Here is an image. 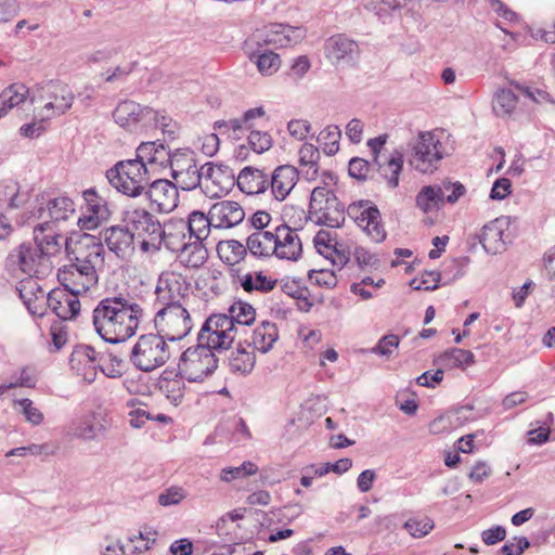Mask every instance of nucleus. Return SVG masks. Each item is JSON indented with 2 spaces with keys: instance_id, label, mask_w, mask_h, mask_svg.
Here are the masks:
<instances>
[{
  "instance_id": "obj_40",
  "label": "nucleus",
  "mask_w": 555,
  "mask_h": 555,
  "mask_svg": "<svg viewBox=\"0 0 555 555\" xmlns=\"http://www.w3.org/2000/svg\"><path fill=\"white\" fill-rule=\"evenodd\" d=\"M281 288L286 296L295 300L298 310L307 312L312 307V302L308 298L309 291L299 281L283 280Z\"/></svg>"
},
{
  "instance_id": "obj_36",
  "label": "nucleus",
  "mask_w": 555,
  "mask_h": 555,
  "mask_svg": "<svg viewBox=\"0 0 555 555\" xmlns=\"http://www.w3.org/2000/svg\"><path fill=\"white\" fill-rule=\"evenodd\" d=\"M185 223L190 241L196 240L204 242L209 236L211 227H214L210 215H205L199 210L192 211Z\"/></svg>"
},
{
  "instance_id": "obj_56",
  "label": "nucleus",
  "mask_w": 555,
  "mask_h": 555,
  "mask_svg": "<svg viewBox=\"0 0 555 555\" xmlns=\"http://www.w3.org/2000/svg\"><path fill=\"white\" fill-rule=\"evenodd\" d=\"M399 346V337L395 334H388L383 336L377 345L371 349L372 353L382 356V357H390Z\"/></svg>"
},
{
  "instance_id": "obj_58",
  "label": "nucleus",
  "mask_w": 555,
  "mask_h": 555,
  "mask_svg": "<svg viewBox=\"0 0 555 555\" xmlns=\"http://www.w3.org/2000/svg\"><path fill=\"white\" fill-rule=\"evenodd\" d=\"M186 496V492L181 487H170L159 493L158 503L159 505L167 507L179 504Z\"/></svg>"
},
{
  "instance_id": "obj_57",
  "label": "nucleus",
  "mask_w": 555,
  "mask_h": 555,
  "mask_svg": "<svg viewBox=\"0 0 555 555\" xmlns=\"http://www.w3.org/2000/svg\"><path fill=\"white\" fill-rule=\"evenodd\" d=\"M248 144L254 152L260 154L272 146V138L268 132L251 131L248 135Z\"/></svg>"
},
{
  "instance_id": "obj_7",
  "label": "nucleus",
  "mask_w": 555,
  "mask_h": 555,
  "mask_svg": "<svg viewBox=\"0 0 555 555\" xmlns=\"http://www.w3.org/2000/svg\"><path fill=\"white\" fill-rule=\"evenodd\" d=\"M5 268L13 275L24 273L28 279H44L52 273L53 263L38 246L22 244L8 255Z\"/></svg>"
},
{
  "instance_id": "obj_10",
  "label": "nucleus",
  "mask_w": 555,
  "mask_h": 555,
  "mask_svg": "<svg viewBox=\"0 0 555 555\" xmlns=\"http://www.w3.org/2000/svg\"><path fill=\"white\" fill-rule=\"evenodd\" d=\"M237 333V326H233L225 313H216L208 317L202 325L197 341L219 354L231 348Z\"/></svg>"
},
{
  "instance_id": "obj_37",
  "label": "nucleus",
  "mask_w": 555,
  "mask_h": 555,
  "mask_svg": "<svg viewBox=\"0 0 555 555\" xmlns=\"http://www.w3.org/2000/svg\"><path fill=\"white\" fill-rule=\"evenodd\" d=\"M518 99L511 89H499L492 100V109L498 117L509 118L517 108Z\"/></svg>"
},
{
  "instance_id": "obj_19",
  "label": "nucleus",
  "mask_w": 555,
  "mask_h": 555,
  "mask_svg": "<svg viewBox=\"0 0 555 555\" xmlns=\"http://www.w3.org/2000/svg\"><path fill=\"white\" fill-rule=\"evenodd\" d=\"M75 215V204L67 196L49 199L44 207L38 209V219L41 220L39 230L56 227Z\"/></svg>"
},
{
  "instance_id": "obj_6",
  "label": "nucleus",
  "mask_w": 555,
  "mask_h": 555,
  "mask_svg": "<svg viewBox=\"0 0 555 555\" xmlns=\"http://www.w3.org/2000/svg\"><path fill=\"white\" fill-rule=\"evenodd\" d=\"M122 225L133 234L142 253L154 255L159 244L160 222L144 208H127L122 214Z\"/></svg>"
},
{
  "instance_id": "obj_38",
  "label": "nucleus",
  "mask_w": 555,
  "mask_h": 555,
  "mask_svg": "<svg viewBox=\"0 0 555 555\" xmlns=\"http://www.w3.org/2000/svg\"><path fill=\"white\" fill-rule=\"evenodd\" d=\"M39 228L40 223L34 228V245L38 246L51 259L52 256L60 251L61 245L59 240L61 236L54 232L53 228L47 230H39Z\"/></svg>"
},
{
  "instance_id": "obj_27",
  "label": "nucleus",
  "mask_w": 555,
  "mask_h": 555,
  "mask_svg": "<svg viewBox=\"0 0 555 555\" xmlns=\"http://www.w3.org/2000/svg\"><path fill=\"white\" fill-rule=\"evenodd\" d=\"M403 153L398 150L392 151L387 156L382 155L374 158L379 177L390 189H396L399 185V176L403 169Z\"/></svg>"
},
{
  "instance_id": "obj_48",
  "label": "nucleus",
  "mask_w": 555,
  "mask_h": 555,
  "mask_svg": "<svg viewBox=\"0 0 555 555\" xmlns=\"http://www.w3.org/2000/svg\"><path fill=\"white\" fill-rule=\"evenodd\" d=\"M255 364V357L251 352H247L244 349L237 348L232 352L229 359V366L233 373L247 374L249 373Z\"/></svg>"
},
{
  "instance_id": "obj_53",
  "label": "nucleus",
  "mask_w": 555,
  "mask_h": 555,
  "mask_svg": "<svg viewBox=\"0 0 555 555\" xmlns=\"http://www.w3.org/2000/svg\"><path fill=\"white\" fill-rule=\"evenodd\" d=\"M258 467L253 462H244L242 465L236 467H225L221 470L220 478L222 481L230 482L234 479L245 478L247 476L256 474Z\"/></svg>"
},
{
  "instance_id": "obj_39",
  "label": "nucleus",
  "mask_w": 555,
  "mask_h": 555,
  "mask_svg": "<svg viewBox=\"0 0 555 555\" xmlns=\"http://www.w3.org/2000/svg\"><path fill=\"white\" fill-rule=\"evenodd\" d=\"M247 250V244L244 245L236 240L221 241L217 245V251L220 259L230 266H234L242 261L245 258Z\"/></svg>"
},
{
  "instance_id": "obj_1",
  "label": "nucleus",
  "mask_w": 555,
  "mask_h": 555,
  "mask_svg": "<svg viewBox=\"0 0 555 555\" xmlns=\"http://www.w3.org/2000/svg\"><path fill=\"white\" fill-rule=\"evenodd\" d=\"M143 317L144 310L135 300L118 294L98 302L92 311V324L103 340L119 344L135 335Z\"/></svg>"
},
{
  "instance_id": "obj_4",
  "label": "nucleus",
  "mask_w": 555,
  "mask_h": 555,
  "mask_svg": "<svg viewBox=\"0 0 555 555\" xmlns=\"http://www.w3.org/2000/svg\"><path fill=\"white\" fill-rule=\"evenodd\" d=\"M106 177L118 192L130 197L142 195L151 179L146 164L137 158L118 162Z\"/></svg>"
},
{
  "instance_id": "obj_43",
  "label": "nucleus",
  "mask_w": 555,
  "mask_h": 555,
  "mask_svg": "<svg viewBox=\"0 0 555 555\" xmlns=\"http://www.w3.org/2000/svg\"><path fill=\"white\" fill-rule=\"evenodd\" d=\"M225 317L231 319L233 326H237L240 330V327L250 325L255 321L256 311L251 305L240 300L229 307Z\"/></svg>"
},
{
  "instance_id": "obj_24",
  "label": "nucleus",
  "mask_w": 555,
  "mask_h": 555,
  "mask_svg": "<svg viewBox=\"0 0 555 555\" xmlns=\"http://www.w3.org/2000/svg\"><path fill=\"white\" fill-rule=\"evenodd\" d=\"M78 295L67 289H52L48 293L46 309H51L62 320H72L80 311V301Z\"/></svg>"
},
{
  "instance_id": "obj_51",
  "label": "nucleus",
  "mask_w": 555,
  "mask_h": 555,
  "mask_svg": "<svg viewBox=\"0 0 555 555\" xmlns=\"http://www.w3.org/2000/svg\"><path fill=\"white\" fill-rule=\"evenodd\" d=\"M305 211L300 207L285 205L280 215V233L283 228L301 229Z\"/></svg>"
},
{
  "instance_id": "obj_64",
  "label": "nucleus",
  "mask_w": 555,
  "mask_h": 555,
  "mask_svg": "<svg viewBox=\"0 0 555 555\" xmlns=\"http://www.w3.org/2000/svg\"><path fill=\"white\" fill-rule=\"evenodd\" d=\"M321 156L319 149L312 143H305L299 150V162L302 166H314L319 164Z\"/></svg>"
},
{
  "instance_id": "obj_49",
  "label": "nucleus",
  "mask_w": 555,
  "mask_h": 555,
  "mask_svg": "<svg viewBox=\"0 0 555 555\" xmlns=\"http://www.w3.org/2000/svg\"><path fill=\"white\" fill-rule=\"evenodd\" d=\"M183 378L177 375L173 379L162 378L159 380L160 391L175 404L178 405L184 396Z\"/></svg>"
},
{
  "instance_id": "obj_31",
  "label": "nucleus",
  "mask_w": 555,
  "mask_h": 555,
  "mask_svg": "<svg viewBox=\"0 0 555 555\" xmlns=\"http://www.w3.org/2000/svg\"><path fill=\"white\" fill-rule=\"evenodd\" d=\"M237 186L246 194L263 193L268 189V181L261 170L245 167L237 176Z\"/></svg>"
},
{
  "instance_id": "obj_26",
  "label": "nucleus",
  "mask_w": 555,
  "mask_h": 555,
  "mask_svg": "<svg viewBox=\"0 0 555 555\" xmlns=\"http://www.w3.org/2000/svg\"><path fill=\"white\" fill-rule=\"evenodd\" d=\"M185 231L186 223L183 220L170 221L164 225L160 224L157 251L164 246L169 251L179 255L188 244Z\"/></svg>"
},
{
  "instance_id": "obj_8",
  "label": "nucleus",
  "mask_w": 555,
  "mask_h": 555,
  "mask_svg": "<svg viewBox=\"0 0 555 555\" xmlns=\"http://www.w3.org/2000/svg\"><path fill=\"white\" fill-rule=\"evenodd\" d=\"M309 208V218L315 224L340 228L345 223V207L326 186L312 190Z\"/></svg>"
},
{
  "instance_id": "obj_16",
  "label": "nucleus",
  "mask_w": 555,
  "mask_h": 555,
  "mask_svg": "<svg viewBox=\"0 0 555 555\" xmlns=\"http://www.w3.org/2000/svg\"><path fill=\"white\" fill-rule=\"evenodd\" d=\"M509 218L499 217L485 224L481 233L476 236L488 254L496 255L505 250L511 242Z\"/></svg>"
},
{
  "instance_id": "obj_32",
  "label": "nucleus",
  "mask_w": 555,
  "mask_h": 555,
  "mask_svg": "<svg viewBox=\"0 0 555 555\" xmlns=\"http://www.w3.org/2000/svg\"><path fill=\"white\" fill-rule=\"evenodd\" d=\"M208 258V250L203 241L188 240V244L178 255V259L188 268L197 269L202 267Z\"/></svg>"
},
{
  "instance_id": "obj_15",
  "label": "nucleus",
  "mask_w": 555,
  "mask_h": 555,
  "mask_svg": "<svg viewBox=\"0 0 555 555\" xmlns=\"http://www.w3.org/2000/svg\"><path fill=\"white\" fill-rule=\"evenodd\" d=\"M347 214L354 222L366 233L375 243H380L386 238V231L382 224V217L376 206L369 202H359L349 205Z\"/></svg>"
},
{
  "instance_id": "obj_30",
  "label": "nucleus",
  "mask_w": 555,
  "mask_h": 555,
  "mask_svg": "<svg viewBox=\"0 0 555 555\" xmlns=\"http://www.w3.org/2000/svg\"><path fill=\"white\" fill-rule=\"evenodd\" d=\"M173 157V152L163 143L143 142L137 149V159L146 164V167H167Z\"/></svg>"
},
{
  "instance_id": "obj_25",
  "label": "nucleus",
  "mask_w": 555,
  "mask_h": 555,
  "mask_svg": "<svg viewBox=\"0 0 555 555\" xmlns=\"http://www.w3.org/2000/svg\"><path fill=\"white\" fill-rule=\"evenodd\" d=\"M214 228L229 229L244 220L245 212L242 206L234 201H221L215 203L209 209Z\"/></svg>"
},
{
  "instance_id": "obj_22",
  "label": "nucleus",
  "mask_w": 555,
  "mask_h": 555,
  "mask_svg": "<svg viewBox=\"0 0 555 555\" xmlns=\"http://www.w3.org/2000/svg\"><path fill=\"white\" fill-rule=\"evenodd\" d=\"M107 248L119 259H129L135 250V238L133 234L121 224L106 228L101 232Z\"/></svg>"
},
{
  "instance_id": "obj_44",
  "label": "nucleus",
  "mask_w": 555,
  "mask_h": 555,
  "mask_svg": "<svg viewBox=\"0 0 555 555\" xmlns=\"http://www.w3.org/2000/svg\"><path fill=\"white\" fill-rule=\"evenodd\" d=\"M341 131L336 125L326 126L315 138L321 145L324 154L328 156L335 155L339 151V141Z\"/></svg>"
},
{
  "instance_id": "obj_50",
  "label": "nucleus",
  "mask_w": 555,
  "mask_h": 555,
  "mask_svg": "<svg viewBox=\"0 0 555 555\" xmlns=\"http://www.w3.org/2000/svg\"><path fill=\"white\" fill-rule=\"evenodd\" d=\"M299 179L297 168L291 165L280 166V202L295 188Z\"/></svg>"
},
{
  "instance_id": "obj_12",
  "label": "nucleus",
  "mask_w": 555,
  "mask_h": 555,
  "mask_svg": "<svg viewBox=\"0 0 555 555\" xmlns=\"http://www.w3.org/2000/svg\"><path fill=\"white\" fill-rule=\"evenodd\" d=\"M43 92L41 101H47L42 107V119L65 114L73 105L75 95L68 85L60 81H49L40 87Z\"/></svg>"
},
{
  "instance_id": "obj_9",
  "label": "nucleus",
  "mask_w": 555,
  "mask_h": 555,
  "mask_svg": "<svg viewBox=\"0 0 555 555\" xmlns=\"http://www.w3.org/2000/svg\"><path fill=\"white\" fill-rule=\"evenodd\" d=\"M170 358L166 340L158 334L141 335L130 352V361L142 372L163 366Z\"/></svg>"
},
{
  "instance_id": "obj_46",
  "label": "nucleus",
  "mask_w": 555,
  "mask_h": 555,
  "mask_svg": "<svg viewBox=\"0 0 555 555\" xmlns=\"http://www.w3.org/2000/svg\"><path fill=\"white\" fill-rule=\"evenodd\" d=\"M298 229L283 228L280 236V247L289 246L293 248L291 253H280V259L297 260L301 255L302 245L297 235Z\"/></svg>"
},
{
  "instance_id": "obj_18",
  "label": "nucleus",
  "mask_w": 555,
  "mask_h": 555,
  "mask_svg": "<svg viewBox=\"0 0 555 555\" xmlns=\"http://www.w3.org/2000/svg\"><path fill=\"white\" fill-rule=\"evenodd\" d=\"M324 53L326 59L336 66L350 65L359 57L360 49L354 40L338 34L325 41Z\"/></svg>"
},
{
  "instance_id": "obj_61",
  "label": "nucleus",
  "mask_w": 555,
  "mask_h": 555,
  "mask_svg": "<svg viewBox=\"0 0 555 555\" xmlns=\"http://www.w3.org/2000/svg\"><path fill=\"white\" fill-rule=\"evenodd\" d=\"M309 279L320 286L333 288L337 284V279L333 270H311Z\"/></svg>"
},
{
  "instance_id": "obj_17",
  "label": "nucleus",
  "mask_w": 555,
  "mask_h": 555,
  "mask_svg": "<svg viewBox=\"0 0 555 555\" xmlns=\"http://www.w3.org/2000/svg\"><path fill=\"white\" fill-rule=\"evenodd\" d=\"M180 189L177 183L167 179H157L150 182L144 191V195L150 201L151 206L159 212H171L179 203Z\"/></svg>"
},
{
  "instance_id": "obj_20",
  "label": "nucleus",
  "mask_w": 555,
  "mask_h": 555,
  "mask_svg": "<svg viewBox=\"0 0 555 555\" xmlns=\"http://www.w3.org/2000/svg\"><path fill=\"white\" fill-rule=\"evenodd\" d=\"M151 114V107L142 106L131 100H125L117 104L113 117L118 126L130 132H135L147 122V117Z\"/></svg>"
},
{
  "instance_id": "obj_63",
  "label": "nucleus",
  "mask_w": 555,
  "mask_h": 555,
  "mask_svg": "<svg viewBox=\"0 0 555 555\" xmlns=\"http://www.w3.org/2000/svg\"><path fill=\"white\" fill-rule=\"evenodd\" d=\"M310 130L311 124L307 119H292L287 122L288 134L298 141L306 139Z\"/></svg>"
},
{
  "instance_id": "obj_28",
  "label": "nucleus",
  "mask_w": 555,
  "mask_h": 555,
  "mask_svg": "<svg viewBox=\"0 0 555 555\" xmlns=\"http://www.w3.org/2000/svg\"><path fill=\"white\" fill-rule=\"evenodd\" d=\"M96 351L91 346H80L72 354L70 365L86 382L92 383L100 366Z\"/></svg>"
},
{
  "instance_id": "obj_55",
  "label": "nucleus",
  "mask_w": 555,
  "mask_h": 555,
  "mask_svg": "<svg viewBox=\"0 0 555 555\" xmlns=\"http://www.w3.org/2000/svg\"><path fill=\"white\" fill-rule=\"evenodd\" d=\"M255 38L258 49H272L273 52L278 49V30L273 24L257 30Z\"/></svg>"
},
{
  "instance_id": "obj_45",
  "label": "nucleus",
  "mask_w": 555,
  "mask_h": 555,
  "mask_svg": "<svg viewBox=\"0 0 555 555\" xmlns=\"http://www.w3.org/2000/svg\"><path fill=\"white\" fill-rule=\"evenodd\" d=\"M439 361L442 365L450 369H465L475 362V356L472 351L453 348L442 353Z\"/></svg>"
},
{
  "instance_id": "obj_52",
  "label": "nucleus",
  "mask_w": 555,
  "mask_h": 555,
  "mask_svg": "<svg viewBox=\"0 0 555 555\" xmlns=\"http://www.w3.org/2000/svg\"><path fill=\"white\" fill-rule=\"evenodd\" d=\"M306 36V30L299 26L280 23V48L298 44Z\"/></svg>"
},
{
  "instance_id": "obj_2",
  "label": "nucleus",
  "mask_w": 555,
  "mask_h": 555,
  "mask_svg": "<svg viewBox=\"0 0 555 555\" xmlns=\"http://www.w3.org/2000/svg\"><path fill=\"white\" fill-rule=\"evenodd\" d=\"M104 247L93 236L78 243L73 262L59 269L57 280L68 292L80 295L98 284V271L104 267Z\"/></svg>"
},
{
  "instance_id": "obj_59",
  "label": "nucleus",
  "mask_w": 555,
  "mask_h": 555,
  "mask_svg": "<svg viewBox=\"0 0 555 555\" xmlns=\"http://www.w3.org/2000/svg\"><path fill=\"white\" fill-rule=\"evenodd\" d=\"M404 528L413 538H423L434 528V522L428 518L423 520L409 519L405 521Z\"/></svg>"
},
{
  "instance_id": "obj_35",
  "label": "nucleus",
  "mask_w": 555,
  "mask_h": 555,
  "mask_svg": "<svg viewBox=\"0 0 555 555\" xmlns=\"http://www.w3.org/2000/svg\"><path fill=\"white\" fill-rule=\"evenodd\" d=\"M415 204L425 214L438 210L444 204L443 189L435 185L423 186L415 197Z\"/></svg>"
},
{
  "instance_id": "obj_42",
  "label": "nucleus",
  "mask_w": 555,
  "mask_h": 555,
  "mask_svg": "<svg viewBox=\"0 0 555 555\" xmlns=\"http://www.w3.org/2000/svg\"><path fill=\"white\" fill-rule=\"evenodd\" d=\"M278 283L276 279L267 276L263 271H256L254 273H246L241 278V286L245 292L258 291L267 293L272 291Z\"/></svg>"
},
{
  "instance_id": "obj_60",
  "label": "nucleus",
  "mask_w": 555,
  "mask_h": 555,
  "mask_svg": "<svg viewBox=\"0 0 555 555\" xmlns=\"http://www.w3.org/2000/svg\"><path fill=\"white\" fill-rule=\"evenodd\" d=\"M310 67V61L306 55L298 56L293 61L289 69L285 73V76L294 81H298L308 73Z\"/></svg>"
},
{
  "instance_id": "obj_11",
  "label": "nucleus",
  "mask_w": 555,
  "mask_h": 555,
  "mask_svg": "<svg viewBox=\"0 0 555 555\" xmlns=\"http://www.w3.org/2000/svg\"><path fill=\"white\" fill-rule=\"evenodd\" d=\"M157 334L170 341L184 338L192 330L193 323L185 305L160 308L154 317Z\"/></svg>"
},
{
  "instance_id": "obj_34",
  "label": "nucleus",
  "mask_w": 555,
  "mask_h": 555,
  "mask_svg": "<svg viewBox=\"0 0 555 555\" xmlns=\"http://www.w3.org/2000/svg\"><path fill=\"white\" fill-rule=\"evenodd\" d=\"M278 340V326L275 322L262 320L255 328L253 335V344L257 350L262 353L272 349Z\"/></svg>"
},
{
  "instance_id": "obj_54",
  "label": "nucleus",
  "mask_w": 555,
  "mask_h": 555,
  "mask_svg": "<svg viewBox=\"0 0 555 555\" xmlns=\"http://www.w3.org/2000/svg\"><path fill=\"white\" fill-rule=\"evenodd\" d=\"M14 405L20 408V412L30 424L37 426L43 422V414L34 405V402L30 399L24 398L15 400Z\"/></svg>"
},
{
  "instance_id": "obj_23",
  "label": "nucleus",
  "mask_w": 555,
  "mask_h": 555,
  "mask_svg": "<svg viewBox=\"0 0 555 555\" xmlns=\"http://www.w3.org/2000/svg\"><path fill=\"white\" fill-rule=\"evenodd\" d=\"M38 280L31 278L21 281L18 293L30 314L43 317L46 314L48 293L38 283Z\"/></svg>"
},
{
  "instance_id": "obj_29",
  "label": "nucleus",
  "mask_w": 555,
  "mask_h": 555,
  "mask_svg": "<svg viewBox=\"0 0 555 555\" xmlns=\"http://www.w3.org/2000/svg\"><path fill=\"white\" fill-rule=\"evenodd\" d=\"M247 248L256 258L278 255V227L274 231H256L247 238Z\"/></svg>"
},
{
  "instance_id": "obj_14",
  "label": "nucleus",
  "mask_w": 555,
  "mask_h": 555,
  "mask_svg": "<svg viewBox=\"0 0 555 555\" xmlns=\"http://www.w3.org/2000/svg\"><path fill=\"white\" fill-rule=\"evenodd\" d=\"M171 177L182 191H192L199 186V176L194 153L188 149H178L169 164Z\"/></svg>"
},
{
  "instance_id": "obj_47",
  "label": "nucleus",
  "mask_w": 555,
  "mask_h": 555,
  "mask_svg": "<svg viewBox=\"0 0 555 555\" xmlns=\"http://www.w3.org/2000/svg\"><path fill=\"white\" fill-rule=\"evenodd\" d=\"M250 60L262 75H272L276 70L278 54L272 49H257L250 55Z\"/></svg>"
},
{
  "instance_id": "obj_3",
  "label": "nucleus",
  "mask_w": 555,
  "mask_h": 555,
  "mask_svg": "<svg viewBox=\"0 0 555 555\" xmlns=\"http://www.w3.org/2000/svg\"><path fill=\"white\" fill-rule=\"evenodd\" d=\"M410 146L412 153L409 163L421 173L435 172L440 162L452 152L448 135L442 130L421 131Z\"/></svg>"
},
{
  "instance_id": "obj_13",
  "label": "nucleus",
  "mask_w": 555,
  "mask_h": 555,
  "mask_svg": "<svg viewBox=\"0 0 555 555\" xmlns=\"http://www.w3.org/2000/svg\"><path fill=\"white\" fill-rule=\"evenodd\" d=\"M190 284L186 279L177 272H163L157 281L155 294L157 302L167 306L185 305Z\"/></svg>"
},
{
  "instance_id": "obj_5",
  "label": "nucleus",
  "mask_w": 555,
  "mask_h": 555,
  "mask_svg": "<svg viewBox=\"0 0 555 555\" xmlns=\"http://www.w3.org/2000/svg\"><path fill=\"white\" fill-rule=\"evenodd\" d=\"M218 362V354L197 341L180 354L178 376L189 383H203L217 370Z\"/></svg>"
},
{
  "instance_id": "obj_41",
  "label": "nucleus",
  "mask_w": 555,
  "mask_h": 555,
  "mask_svg": "<svg viewBox=\"0 0 555 555\" xmlns=\"http://www.w3.org/2000/svg\"><path fill=\"white\" fill-rule=\"evenodd\" d=\"M28 94V88L23 83H13L0 94V118L9 109L23 103Z\"/></svg>"
},
{
  "instance_id": "obj_21",
  "label": "nucleus",
  "mask_w": 555,
  "mask_h": 555,
  "mask_svg": "<svg viewBox=\"0 0 555 555\" xmlns=\"http://www.w3.org/2000/svg\"><path fill=\"white\" fill-rule=\"evenodd\" d=\"M87 215L78 219V225L83 230H94L111 217V210L105 198L101 197L94 189L83 192Z\"/></svg>"
},
{
  "instance_id": "obj_33",
  "label": "nucleus",
  "mask_w": 555,
  "mask_h": 555,
  "mask_svg": "<svg viewBox=\"0 0 555 555\" xmlns=\"http://www.w3.org/2000/svg\"><path fill=\"white\" fill-rule=\"evenodd\" d=\"M101 429L102 426L96 424L94 415L87 414L73 421L68 425L67 434L73 438L91 441L96 438Z\"/></svg>"
},
{
  "instance_id": "obj_62",
  "label": "nucleus",
  "mask_w": 555,
  "mask_h": 555,
  "mask_svg": "<svg viewBox=\"0 0 555 555\" xmlns=\"http://www.w3.org/2000/svg\"><path fill=\"white\" fill-rule=\"evenodd\" d=\"M440 273L437 271H428L422 274L421 280L414 279L411 286L414 289L434 291L438 287Z\"/></svg>"
}]
</instances>
